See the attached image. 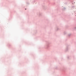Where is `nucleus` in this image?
<instances>
[{"label":"nucleus","instance_id":"nucleus-1","mask_svg":"<svg viewBox=\"0 0 76 76\" xmlns=\"http://www.w3.org/2000/svg\"><path fill=\"white\" fill-rule=\"evenodd\" d=\"M25 9V10H26V9Z\"/></svg>","mask_w":76,"mask_h":76}]
</instances>
